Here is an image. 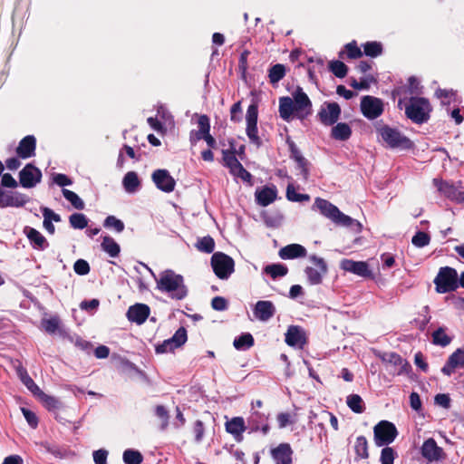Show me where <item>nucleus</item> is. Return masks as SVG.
<instances>
[{"instance_id": "nucleus-57", "label": "nucleus", "mask_w": 464, "mask_h": 464, "mask_svg": "<svg viewBox=\"0 0 464 464\" xmlns=\"http://www.w3.org/2000/svg\"><path fill=\"white\" fill-rule=\"evenodd\" d=\"M198 133L202 134L203 136L209 133L210 125H209V120L206 115H201L198 118Z\"/></svg>"}, {"instance_id": "nucleus-38", "label": "nucleus", "mask_w": 464, "mask_h": 464, "mask_svg": "<svg viewBox=\"0 0 464 464\" xmlns=\"http://www.w3.org/2000/svg\"><path fill=\"white\" fill-rule=\"evenodd\" d=\"M254 344L253 336L250 334H245L234 340V346L237 350L250 348Z\"/></svg>"}, {"instance_id": "nucleus-61", "label": "nucleus", "mask_w": 464, "mask_h": 464, "mask_svg": "<svg viewBox=\"0 0 464 464\" xmlns=\"http://www.w3.org/2000/svg\"><path fill=\"white\" fill-rule=\"evenodd\" d=\"M193 432L195 434L196 442H200L204 435V426L202 421L197 420L194 424Z\"/></svg>"}, {"instance_id": "nucleus-59", "label": "nucleus", "mask_w": 464, "mask_h": 464, "mask_svg": "<svg viewBox=\"0 0 464 464\" xmlns=\"http://www.w3.org/2000/svg\"><path fill=\"white\" fill-rule=\"evenodd\" d=\"M278 427L280 429L285 428L287 425L292 424L294 420L289 413L282 412L276 416Z\"/></svg>"}, {"instance_id": "nucleus-2", "label": "nucleus", "mask_w": 464, "mask_h": 464, "mask_svg": "<svg viewBox=\"0 0 464 464\" xmlns=\"http://www.w3.org/2000/svg\"><path fill=\"white\" fill-rule=\"evenodd\" d=\"M312 208L313 210L319 211L324 217L330 219L335 225L345 227H356L357 232L362 230L360 222L341 212L336 206L326 199L316 198Z\"/></svg>"}, {"instance_id": "nucleus-26", "label": "nucleus", "mask_w": 464, "mask_h": 464, "mask_svg": "<svg viewBox=\"0 0 464 464\" xmlns=\"http://www.w3.org/2000/svg\"><path fill=\"white\" fill-rule=\"evenodd\" d=\"M306 256V249L299 244H290L279 250V256L282 259H293Z\"/></svg>"}, {"instance_id": "nucleus-35", "label": "nucleus", "mask_w": 464, "mask_h": 464, "mask_svg": "<svg viewBox=\"0 0 464 464\" xmlns=\"http://www.w3.org/2000/svg\"><path fill=\"white\" fill-rule=\"evenodd\" d=\"M432 342L436 345L445 347L450 343L451 337L447 334L445 328L440 327L432 334Z\"/></svg>"}, {"instance_id": "nucleus-53", "label": "nucleus", "mask_w": 464, "mask_h": 464, "mask_svg": "<svg viewBox=\"0 0 464 464\" xmlns=\"http://www.w3.org/2000/svg\"><path fill=\"white\" fill-rule=\"evenodd\" d=\"M74 272L80 276H85L90 272V266L87 261L78 259L73 266Z\"/></svg>"}, {"instance_id": "nucleus-21", "label": "nucleus", "mask_w": 464, "mask_h": 464, "mask_svg": "<svg viewBox=\"0 0 464 464\" xmlns=\"http://www.w3.org/2000/svg\"><path fill=\"white\" fill-rule=\"evenodd\" d=\"M150 314V308L143 304H136L130 306L127 312V317L130 321L140 324L146 321Z\"/></svg>"}, {"instance_id": "nucleus-18", "label": "nucleus", "mask_w": 464, "mask_h": 464, "mask_svg": "<svg viewBox=\"0 0 464 464\" xmlns=\"http://www.w3.org/2000/svg\"><path fill=\"white\" fill-rule=\"evenodd\" d=\"M29 198L20 192H6L0 188V208L23 207Z\"/></svg>"}, {"instance_id": "nucleus-42", "label": "nucleus", "mask_w": 464, "mask_h": 464, "mask_svg": "<svg viewBox=\"0 0 464 464\" xmlns=\"http://www.w3.org/2000/svg\"><path fill=\"white\" fill-rule=\"evenodd\" d=\"M347 405L356 413L363 411L362 399L357 394H353L347 397Z\"/></svg>"}, {"instance_id": "nucleus-44", "label": "nucleus", "mask_w": 464, "mask_h": 464, "mask_svg": "<svg viewBox=\"0 0 464 464\" xmlns=\"http://www.w3.org/2000/svg\"><path fill=\"white\" fill-rule=\"evenodd\" d=\"M286 197L290 201H295V202L307 201L310 199L309 195L297 193L295 186L292 184H289L287 186Z\"/></svg>"}, {"instance_id": "nucleus-54", "label": "nucleus", "mask_w": 464, "mask_h": 464, "mask_svg": "<svg viewBox=\"0 0 464 464\" xmlns=\"http://www.w3.org/2000/svg\"><path fill=\"white\" fill-rule=\"evenodd\" d=\"M34 395L37 396L48 408L56 407L57 401L53 397L45 394L40 389L39 392L34 393Z\"/></svg>"}, {"instance_id": "nucleus-12", "label": "nucleus", "mask_w": 464, "mask_h": 464, "mask_svg": "<svg viewBox=\"0 0 464 464\" xmlns=\"http://www.w3.org/2000/svg\"><path fill=\"white\" fill-rule=\"evenodd\" d=\"M187 341V331L181 327L176 331L174 335L165 340L162 343L156 346L157 353H171L175 349L182 346Z\"/></svg>"}, {"instance_id": "nucleus-40", "label": "nucleus", "mask_w": 464, "mask_h": 464, "mask_svg": "<svg viewBox=\"0 0 464 464\" xmlns=\"http://www.w3.org/2000/svg\"><path fill=\"white\" fill-rule=\"evenodd\" d=\"M285 74V68L283 64L277 63L274 65L269 71V80L272 83L278 82L284 78Z\"/></svg>"}, {"instance_id": "nucleus-34", "label": "nucleus", "mask_w": 464, "mask_h": 464, "mask_svg": "<svg viewBox=\"0 0 464 464\" xmlns=\"http://www.w3.org/2000/svg\"><path fill=\"white\" fill-rule=\"evenodd\" d=\"M354 451L358 459H368V443L364 437L359 436L354 442Z\"/></svg>"}, {"instance_id": "nucleus-16", "label": "nucleus", "mask_w": 464, "mask_h": 464, "mask_svg": "<svg viewBox=\"0 0 464 464\" xmlns=\"http://www.w3.org/2000/svg\"><path fill=\"white\" fill-rule=\"evenodd\" d=\"M156 187L163 192L169 193L175 188L176 181L166 169H157L152 173Z\"/></svg>"}, {"instance_id": "nucleus-19", "label": "nucleus", "mask_w": 464, "mask_h": 464, "mask_svg": "<svg viewBox=\"0 0 464 464\" xmlns=\"http://www.w3.org/2000/svg\"><path fill=\"white\" fill-rule=\"evenodd\" d=\"M457 368H464V349H457L448 359L441 372L450 376Z\"/></svg>"}, {"instance_id": "nucleus-48", "label": "nucleus", "mask_w": 464, "mask_h": 464, "mask_svg": "<svg viewBox=\"0 0 464 464\" xmlns=\"http://www.w3.org/2000/svg\"><path fill=\"white\" fill-rule=\"evenodd\" d=\"M104 227L108 228H112L118 233L123 231L124 229L123 222L114 216H109L106 218V219L104 220Z\"/></svg>"}, {"instance_id": "nucleus-1", "label": "nucleus", "mask_w": 464, "mask_h": 464, "mask_svg": "<svg viewBox=\"0 0 464 464\" xmlns=\"http://www.w3.org/2000/svg\"><path fill=\"white\" fill-rule=\"evenodd\" d=\"M156 281L157 289L169 297L175 300H182L188 295V288L184 282V277L175 271L167 269L156 276L150 271Z\"/></svg>"}, {"instance_id": "nucleus-37", "label": "nucleus", "mask_w": 464, "mask_h": 464, "mask_svg": "<svg viewBox=\"0 0 464 464\" xmlns=\"http://www.w3.org/2000/svg\"><path fill=\"white\" fill-rule=\"evenodd\" d=\"M265 272L270 275L273 278L284 276L287 274V267L281 264H273L265 267Z\"/></svg>"}, {"instance_id": "nucleus-41", "label": "nucleus", "mask_w": 464, "mask_h": 464, "mask_svg": "<svg viewBox=\"0 0 464 464\" xmlns=\"http://www.w3.org/2000/svg\"><path fill=\"white\" fill-rule=\"evenodd\" d=\"M198 250L205 253H211L215 247V242L210 237H204L198 240L196 243Z\"/></svg>"}, {"instance_id": "nucleus-39", "label": "nucleus", "mask_w": 464, "mask_h": 464, "mask_svg": "<svg viewBox=\"0 0 464 464\" xmlns=\"http://www.w3.org/2000/svg\"><path fill=\"white\" fill-rule=\"evenodd\" d=\"M63 197L71 202V204L77 209H82L84 208V203L82 198L73 191L63 188Z\"/></svg>"}, {"instance_id": "nucleus-58", "label": "nucleus", "mask_w": 464, "mask_h": 464, "mask_svg": "<svg viewBox=\"0 0 464 464\" xmlns=\"http://www.w3.org/2000/svg\"><path fill=\"white\" fill-rule=\"evenodd\" d=\"M21 411H22L27 423L32 428H35L38 424V419H37L36 415L34 414V412H33L30 410L25 409V408H21Z\"/></svg>"}, {"instance_id": "nucleus-49", "label": "nucleus", "mask_w": 464, "mask_h": 464, "mask_svg": "<svg viewBox=\"0 0 464 464\" xmlns=\"http://www.w3.org/2000/svg\"><path fill=\"white\" fill-rule=\"evenodd\" d=\"M42 325L47 333L54 334L59 328V319L57 317L44 319Z\"/></svg>"}, {"instance_id": "nucleus-4", "label": "nucleus", "mask_w": 464, "mask_h": 464, "mask_svg": "<svg viewBox=\"0 0 464 464\" xmlns=\"http://www.w3.org/2000/svg\"><path fill=\"white\" fill-rule=\"evenodd\" d=\"M434 283L438 293L443 294L453 291L459 286L458 274L453 268H441L436 276Z\"/></svg>"}, {"instance_id": "nucleus-5", "label": "nucleus", "mask_w": 464, "mask_h": 464, "mask_svg": "<svg viewBox=\"0 0 464 464\" xmlns=\"http://www.w3.org/2000/svg\"><path fill=\"white\" fill-rule=\"evenodd\" d=\"M211 265L215 274L220 279H227L234 272V260L221 252H217L212 256Z\"/></svg>"}, {"instance_id": "nucleus-14", "label": "nucleus", "mask_w": 464, "mask_h": 464, "mask_svg": "<svg viewBox=\"0 0 464 464\" xmlns=\"http://www.w3.org/2000/svg\"><path fill=\"white\" fill-rule=\"evenodd\" d=\"M381 358L382 362L386 363L388 370L393 375L402 374L408 370V363L396 353H383Z\"/></svg>"}, {"instance_id": "nucleus-62", "label": "nucleus", "mask_w": 464, "mask_h": 464, "mask_svg": "<svg viewBox=\"0 0 464 464\" xmlns=\"http://www.w3.org/2000/svg\"><path fill=\"white\" fill-rule=\"evenodd\" d=\"M227 300L223 297L217 296L212 299L211 305L217 311H223L227 308Z\"/></svg>"}, {"instance_id": "nucleus-43", "label": "nucleus", "mask_w": 464, "mask_h": 464, "mask_svg": "<svg viewBox=\"0 0 464 464\" xmlns=\"http://www.w3.org/2000/svg\"><path fill=\"white\" fill-rule=\"evenodd\" d=\"M329 69L338 78H343L347 73V66L341 61L330 62Z\"/></svg>"}, {"instance_id": "nucleus-33", "label": "nucleus", "mask_w": 464, "mask_h": 464, "mask_svg": "<svg viewBox=\"0 0 464 464\" xmlns=\"http://www.w3.org/2000/svg\"><path fill=\"white\" fill-rule=\"evenodd\" d=\"M352 133L351 128L346 123H338L332 130V135L334 139L345 140L350 138Z\"/></svg>"}, {"instance_id": "nucleus-7", "label": "nucleus", "mask_w": 464, "mask_h": 464, "mask_svg": "<svg viewBox=\"0 0 464 464\" xmlns=\"http://www.w3.org/2000/svg\"><path fill=\"white\" fill-rule=\"evenodd\" d=\"M379 137L391 148H405L409 146L410 140L403 137L397 130L389 126H382L378 129Z\"/></svg>"}, {"instance_id": "nucleus-29", "label": "nucleus", "mask_w": 464, "mask_h": 464, "mask_svg": "<svg viewBox=\"0 0 464 464\" xmlns=\"http://www.w3.org/2000/svg\"><path fill=\"white\" fill-rule=\"evenodd\" d=\"M256 201L261 206L271 204L276 198V189L275 188L265 187L256 192Z\"/></svg>"}, {"instance_id": "nucleus-56", "label": "nucleus", "mask_w": 464, "mask_h": 464, "mask_svg": "<svg viewBox=\"0 0 464 464\" xmlns=\"http://www.w3.org/2000/svg\"><path fill=\"white\" fill-rule=\"evenodd\" d=\"M345 49L349 58L356 59L360 58L362 55V52L354 42L346 44Z\"/></svg>"}, {"instance_id": "nucleus-32", "label": "nucleus", "mask_w": 464, "mask_h": 464, "mask_svg": "<svg viewBox=\"0 0 464 464\" xmlns=\"http://www.w3.org/2000/svg\"><path fill=\"white\" fill-rule=\"evenodd\" d=\"M17 374L22 381V382L27 387L29 391H31L34 394L36 392H39V387L34 383L33 379L28 375L25 369H24L22 366L17 367Z\"/></svg>"}, {"instance_id": "nucleus-25", "label": "nucleus", "mask_w": 464, "mask_h": 464, "mask_svg": "<svg viewBox=\"0 0 464 464\" xmlns=\"http://www.w3.org/2000/svg\"><path fill=\"white\" fill-rule=\"evenodd\" d=\"M255 316L263 322L269 320L275 314V306L270 301H258L254 309Z\"/></svg>"}, {"instance_id": "nucleus-31", "label": "nucleus", "mask_w": 464, "mask_h": 464, "mask_svg": "<svg viewBox=\"0 0 464 464\" xmlns=\"http://www.w3.org/2000/svg\"><path fill=\"white\" fill-rule=\"evenodd\" d=\"M25 233L34 247L44 249L47 246L45 237L38 230L33 227H26Z\"/></svg>"}, {"instance_id": "nucleus-17", "label": "nucleus", "mask_w": 464, "mask_h": 464, "mask_svg": "<svg viewBox=\"0 0 464 464\" xmlns=\"http://www.w3.org/2000/svg\"><path fill=\"white\" fill-rule=\"evenodd\" d=\"M340 267L346 271L353 273L356 276L362 277H371L372 272L366 262L353 261L352 259H343L340 262Z\"/></svg>"}, {"instance_id": "nucleus-27", "label": "nucleus", "mask_w": 464, "mask_h": 464, "mask_svg": "<svg viewBox=\"0 0 464 464\" xmlns=\"http://www.w3.org/2000/svg\"><path fill=\"white\" fill-rule=\"evenodd\" d=\"M279 114L286 121L293 119L294 115H295V110L292 98L285 96L279 99Z\"/></svg>"}, {"instance_id": "nucleus-30", "label": "nucleus", "mask_w": 464, "mask_h": 464, "mask_svg": "<svg viewBox=\"0 0 464 464\" xmlns=\"http://www.w3.org/2000/svg\"><path fill=\"white\" fill-rule=\"evenodd\" d=\"M122 185L126 192H136L140 186V181L137 173L134 171L127 172L122 179Z\"/></svg>"}, {"instance_id": "nucleus-28", "label": "nucleus", "mask_w": 464, "mask_h": 464, "mask_svg": "<svg viewBox=\"0 0 464 464\" xmlns=\"http://www.w3.org/2000/svg\"><path fill=\"white\" fill-rule=\"evenodd\" d=\"M35 150V139L33 136L24 138L17 147V154L23 158L27 159L34 155Z\"/></svg>"}, {"instance_id": "nucleus-9", "label": "nucleus", "mask_w": 464, "mask_h": 464, "mask_svg": "<svg viewBox=\"0 0 464 464\" xmlns=\"http://www.w3.org/2000/svg\"><path fill=\"white\" fill-rule=\"evenodd\" d=\"M383 107L382 101L373 96H364L361 102L362 113L369 120H374L381 116Z\"/></svg>"}, {"instance_id": "nucleus-23", "label": "nucleus", "mask_w": 464, "mask_h": 464, "mask_svg": "<svg viewBox=\"0 0 464 464\" xmlns=\"http://www.w3.org/2000/svg\"><path fill=\"white\" fill-rule=\"evenodd\" d=\"M285 343L289 346L302 348L305 343L304 333L298 326H290L285 334Z\"/></svg>"}, {"instance_id": "nucleus-11", "label": "nucleus", "mask_w": 464, "mask_h": 464, "mask_svg": "<svg viewBox=\"0 0 464 464\" xmlns=\"http://www.w3.org/2000/svg\"><path fill=\"white\" fill-rule=\"evenodd\" d=\"M292 95L295 116L303 120L311 113L312 102L307 94L304 92L303 89L300 87H298Z\"/></svg>"}, {"instance_id": "nucleus-51", "label": "nucleus", "mask_w": 464, "mask_h": 464, "mask_svg": "<svg viewBox=\"0 0 464 464\" xmlns=\"http://www.w3.org/2000/svg\"><path fill=\"white\" fill-rule=\"evenodd\" d=\"M436 96L441 100L442 104H449L455 99V92L453 91L439 89L436 91Z\"/></svg>"}, {"instance_id": "nucleus-63", "label": "nucleus", "mask_w": 464, "mask_h": 464, "mask_svg": "<svg viewBox=\"0 0 464 464\" xmlns=\"http://www.w3.org/2000/svg\"><path fill=\"white\" fill-rule=\"evenodd\" d=\"M53 180L61 187L72 184V180L64 174H54L53 176Z\"/></svg>"}, {"instance_id": "nucleus-36", "label": "nucleus", "mask_w": 464, "mask_h": 464, "mask_svg": "<svg viewBox=\"0 0 464 464\" xmlns=\"http://www.w3.org/2000/svg\"><path fill=\"white\" fill-rule=\"evenodd\" d=\"M102 247L112 257L117 256L120 253V246L110 237H103Z\"/></svg>"}, {"instance_id": "nucleus-10", "label": "nucleus", "mask_w": 464, "mask_h": 464, "mask_svg": "<svg viewBox=\"0 0 464 464\" xmlns=\"http://www.w3.org/2000/svg\"><path fill=\"white\" fill-rule=\"evenodd\" d=\"M223 162L224 165L229 169L230 173L240 178L244 181H250L251 174L246 171L242 164L237 160L234 152L230 150H223Z\"/></svg>"}, {"instance_id": "nucleus-46", "label": "nucleus", "mask_w": 464, "mask_h": 464, "mask_svg": "<svg viewBox=\"0 0 464 464\" xmlns=\"http://www.w3.org/2000/svg\"><path fill=\"white\" fill-rule=\"evenodd\" d=\"M123 460L126 464H140L142 456L137 450H127L123 453Z\"/></svg>"}, {"instance_id": "nucleus-20", "label": "nucleus", "mask_w": 464, "mask_h": 464, "mask_svg": "<svg viewBox=\"0 0 464 464\" xmlns=\"http://www.w3.org/2000/svg\"><path fill=\"white\" fill-rule=\"evenodd\" d=\"M421 452L429 461L440 460L444 456L443 450L437 445L433 439H429L423 443Z\"/></svg>"}, {"instance_id": "nucleus-13", "label": "nucleus", "mask_w": 464, "mask_h": 464, "mask_svg": "<svg viewBox=\"0 0 464 464\" xmlns=\"http://www.w3.org/2000/svg\"><path fill=\"white\" fill-rule=\"evenodd\" d=\"M41 179V170L32 164H27L19 173L20 184L26 188L35 187Z\"/></svg>"}, {"instance_id": "nucleus-15", "label": "nucleus", "mask_w": 464, "mask_h": 464, "mask_svg": "<svg viewBox=\"0 0 464 464\" xmlns=\"http://www.w3.org/2000/svg\"><path fill=\"white\" fill-rule=\"evenodd\" d=\"M341 109L336 102H324L318 113L321 122L324 125H333L340 116Z\"/></svg>"}, {"instance_id": "nucleus-50", "label": "nucleus", "mask_w": 464, "mask_h": 464, "mask_svg": "<svg viewBox=\"0 0 464 464\" xmlns=\"http://www.w3.org/2000/svg\"><path fill=\"white\" fill-rule=\"evenodd\" d=\"M396 453L392 448L386 447L382 449L381 453V463L382 464H393Z\"/></svg>"}, {"instance_id": "nucleus-60", "label": "nucleus", "mask_w": 464, "mask_h": 464, "mask_svg": "<svg viewBox=\"0 0 464 464\" xmlns=\"http://www.w3.org/2000/svg\"><path fill=\"white\" fill-rule=\"evenodd\" d=\"M156 415L161 421L162 429H165L169 423L168 411H166V409L163 406H157Z\"/></svg>"}, {"instance_id": "nucleus-24", "label": "nucleus", "mask_w": 464, "mask_h": 464, "mask_svg": "<svg viewBox=\"0 0 464 464\" xmlns=\"http://www.w3.org/2000/svg\"><path fill=\"white\" fill-rule=\"evenodd\" d=\"M226 430L231 434L236 440L240 441L246 430L245 420L242 417H234L226 422Z\"/></svg>"}, {"instance_id": "nucleus-3", "label": "nucleus", "mask_w": 464, "mask_h": 464, "mask_svg": "<svg viewBox=\"0 0 464 464\" xmlns=\"http://www.w3.org/2000/svg\"><path fill=\"white\" fill-rule=\"evenodd\" d=\"M431 107L425 98H411L405 107V113L415 123H422L430 118Z\"/></svg>"}, {"instance_id": "nucleus-45", "label": "nucleus", "mask_w": 464, "mask_h": 464, "mask_svg": "<svg viewBox=\"0 0 464 464\" xmlns=\"http://www.w3.org/2000/svg\"><path fill=\"white\" fill-rule=\"evenodd\" d=\"M70 224L73 228L82 229L88 225L86 217L82 213H74L70 217Z\"/></svg>"}, {"instance_id": "nucleus-52", "label": "nucleus", "mask_w": 464, "mask_h": 464, "mask_svg": "<svg viewBox=\"0 0 464 464\" xmlns=\"http://www.w3.org/2000/svg\"><path fill=\"white\" fill-rule=\"evenodd\" d=\"M411 242L417 247H423L430 243V237L424 232H419L412 237Z\"/></svg>"}, {"instance_id": "nucleus-6", "label": "nucleus", "mask_w": 464, "mask_h": 464, "mask_svg": "<svg viewBox=\"0 0 464 464\" xmlns=\"http://www.w3.org/2000/svg\"><path fill=\"white\" fill-rule=\"evenodd\" d=\"M374 441L379 447L392 443L396 436V427L390 421L382 420L373 429Z\"/></svg>"}, {"instance_id": "nucleus-22", "label": "nucleus", "mask_w": 464, "mask_h": 464, "mask_svg": "<svg viewBox=\"0 0 464 464\" xmlns=\"http://www.w3.org/2000/svg\"><path fill=\"white\" fill-rule=\"evenodd\" d=\"M292 450L289 444L282 443L271 451L276 464H292Z\"/></svg>"}, {"instance_id": "nucleus-8", "label": "nucleus", "mask_w": 464, "mask_h": 464, "mask_svg": "<svg viewBox=\"0 0 464 464\" xmlns=\"http://www.w3.org/2000/svg\"><path fill=\"white\" fill-rule=\"evenodd\" d=\"M309 259L313 266H308L305 269L307 280L311 285H319L327 273L326 263L322 257L316 256H311Z\"/></svg>"}, {"instance_id": "nucleus-55", "label": "nucleus", "mask_w": 464, "mask_h": 464, "mask_svg": "<svg viewBox=\"0 0 464 464\" xmlns=\"http://www.w3.org/2000/svg\"><path fill=\"white\" fill-rule=\"evenodd\" d=\"M246 124L256 125L257 123V107L255 104H251L247 108L246 116Z\"/></svg>"}, {"instance_id": "nucleus-47", "label": "nucleus", "mask_w": 464, "mask_h": 464, "mask_svg": "<svg viewBox=\"0 0 464 464\" xmlns=\"http://www.w3.org/2000/svg\"><path fill=\"white\" fill-rule=\"evenodd\" d=\"M364 53L371 57H376L382 53V45L377 42H368L363 45Z\"/></svg>"}, {"instance_id": "nucleus-64", "label": "nucleus", "mask_w": 464, "mask_h": 464, "mask_svg": "<svg viewBox=\"0 0 464 464\" xmlns=\"http://www.w3.org/2000/svg\"><path fill=\"white\" fill-rule=\"evenodd\" d=\"M107 455V451L103 450L94 451L93 459L95 464H106Z\"/></svg>"}]
</instances>
